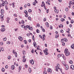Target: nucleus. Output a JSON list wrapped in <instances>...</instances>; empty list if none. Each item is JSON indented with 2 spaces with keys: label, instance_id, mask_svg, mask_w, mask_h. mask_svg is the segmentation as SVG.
Returning a JSON list of instances; mask_svg holds the SVG:
<instances>
[{
  "label": "nucleus",
  "instance_id": "cd10ccee",
  "mask_svg": "<svg viewBox=\"0 0 74 74\" xmlns=\"http://www.w3.org/2000/svg\"><path fill=\"white\" fill-rule=\"evenodd\" d=\"M23 55H25V53H26L25 52V50L23 51Z\"/></svg>",
  "mask_w": 74,
  "mask_h": 74
},
{
  "label": "nucleus",
  "instance_id": "5fc2aeb1",
  "mask_svg": "<svg viewBox=\"0 0 74 74\" xmlns=\"http://www.w3.org/2000/svg\"><path fill=\"white\" fill-rule=\"evenodd\" d=\"M71 23H74V21L73 20H71Z\"/></svg>",
  "mask_w": 74,
  "mask_h": 74
},
{
  "label": "nucleus",
  "instance_id": "b1692460",
  "mask_svg": "<svg viewBox=\"0 0 74 74\" xmlns=\"http://www.w3.org/2000/svg\"><path fill=\"white\" fill-rule=\"evenodd\" d=\"M61 21H62V22H63V21H65V19H64V18H62L61 19Z\"/></svg>",
  "mask_w": 74,
  "mask_h": 74
},
{
  "label": "nucleus",
  "instance_id": "69168bd1",
  "mask_svg": "<svg viewBox=\"0 0 74 74\" xmlns=\"http://www.w3.org/2000/svg\"><path fill=\"white\" fill-rule=\"evenodd\" d=\"M5 69H7V68H8V66L7 65H6L5 66Z\"/></svg>",
  "mask_w": 74,
  "mask_h": 74
},
{
  "label": "nucleus",
  "instance_id": "9d476101",
  "mask_svg": "<svg viewBox=\"0 0 74 74\" xmlns=\"http://www.w3.org/2000/svg\"><path fill=\"white\" fill-rule=\"evenodd\" d=\"M71 67L72 69V70L74 69V66L73 65H71Z\"/></svg>",
  "mask_w": 74,
  "mask_h": 74
},
{
  "label": "nucleus",
  "instance_id": "338daca9",
  "mask_svg": "<svg viewBox=\"0 0 74 74\" xmlns=\"http://www.w3.org/2000/svg\"><path fill=\"white\" fill-rule=\"evenodd\" d=\"M25 17H27L28 16V15H27V14H26L25 15Z\"/></svg>",
  "mask_w": 74,
  "mask_h": 74
},
{
  "label": "nucleus",
  "instance_id": "4be33fe9",
  "mask_svg": "<svg viewBox=\"0 0 74 74\" xmlns=\"http://www.w3.org/2000/svg\"><path fill=\"white\" fill-rule=\"evenodd\" d=\"M29 73H31L32 71V70L31 69V68H29Z\"/></svg>",
  "mask_w": 74,
  "mask_h": 74
},
{
  "label": "nucleus",
  "instance_id": "a19ab883",
  "mask_svg": "<svg viewBox=\"0 0 74 74\" xmlns=\"http://www.w3.org/2000/svg\"><path fill=\"white\" fill-rule=\"evenodd\" d=\"M58 35L56 34V38H58Z\"/></svg>",
  "mask_w": 74,
  "mask_h": 74
},
{
  "label": "nucleus",
  "instance_id": "3c124183",
  "mask_svg": "<svg viewBox=\"0 0 74 74\" xmlns=\"http://www.w3.org/2000/svg\"><path fill=\"white\" fill-rule=\"evenodd\" d=\"M1 49L2 51H4V48H1Z\"/></svg>",
  "mask_w": 74,
  "mask_h": 74
},
{
  "label": "nucleus",
  "instance_id": "412c9836",
  "mask_svg": "<svg viewBox=\"0 0 74 74\" xmlns=\"http://www.w3.org/2000/svg\"><path fill=\"white\" fill-rule=\"evenodd\" d=\"M62 64H63V65L64 66H65V65H66V64H65V62H64V61H62Z\"/></svg>",
  "mask_w": 74,
  "mask_h": 74
},
{
  "label": "nucleus",
  "instance_id": "603ef678",
  "mask_svg": "<svg viewBox=\"0 0 74 74\" xmlns=\"http://www.w3.org/2000/svg\"><path fill=\"white\" fill-rule=\"evenodd\" d=\"M60 32H61V33H63L64 31L63 30L61 29L60 30Z\"/></svg>",
  "mask_w": 74,
  "mask_h": 74
},
{
  "label": "nucleus",
  "instance_id": "c9c22d12",
  "mask_svg": "<svg viewBox=\"0 0 74 74\" xmlns=\"http://www.w3.org/2000/svg\"><path fill=\"white\" fill-rule=\"evenodd\" d=\"M39 32H40V31H39V30L37 29L36 30V32L37 33H39Z\"/></svg>",
  "mask_w": 74,
  "mask_h": 74
},
{
  "label": "nucleus",
  "instance_id": "f257e3e1",
  "mask_svg": "<svg viewBox=\"0 0 74 74\" xmlns=\"http://www.w3.org/2000/svg\"><path fill=\"white\" fill-rule=\"evenodd\" d=\"M64 53H65L66 56H69L70 55L69 52V50L67 49H66L64 50Z\"/></svg>",
  "mask_w": 74,
  "mask_h": 74
},
{
  "label": "nucleus",
  "instance_id": "1a4fd4ad",
  "mask_svg": "<svg viewBox=\"0 0 74 74\" xmlns=\"http://www.w3.org/2000/svg\"><path fill=\"white\" fill-rule=\"evenodd\" d=\"M47 27H49V24L48 23L46 22L45 23Z\"/></svg>",
  "mask_w": 74,
  "mask_h": 74
},
{
  "label": "nucleus",
  "instance_id": "c756f323",
  "mask_svg": "<svg viewBox=\"0 0 74 74\" xmlns=\"http://www.w3.org/2000/svg\"><path fill=\"white\" fill-rule=\"evenodd\" d=\"M1 6H4V3H2L1 4Z\"/></svg>",
  "mask_w": 74,
  "mask_h": 74
},
{
  "label": "nucleus",
  "instance_id": "864d4df0",
  "mask_svg": "<svg viewBox=\"0 0 74 74\" xmlns=\"http://www.w3.org/2000/svg\"><path fill=\"white\" fill-rule=\"evenodd\" d=\"M70 4H72V5H73V2H72V1H70Z\"/></svg>",
  "mask_w": 74,
  "mask_h": 74
},
{
  "label": "nucleus",
  "instance_id": "0e129e2a",
  "mask_svg": "<svg viewBox=\"0 0 74 74\" xmlns=\"http://www.w3.org/2000/svg\"><path fill=\"white\" fill-rule=\"evenodd\" d=\"M33 5H36V3H35V2H34L33 3Z\"/></svg>",
  "mask_w": 74,
  "mask_h": 74
},
{
  "label": "nucleus",
  "instance_id": "0eeeda50",
  "mask_svg": "<svg viewBox=\"0 0 74 74\" xmlns=\"http://www.w3.org/2000/svg\"><path fill=\"white\" fill-rule=\"evenodd\" d=\"M54 11L56 13L58 14L59 13V10L58 9H55L54 10Z\"/></svg>",
  "mask_w": 74,
  "mask_h": 74
},
{
  "label": "nucleus",
  "instance_id": "ddd939ff",
  "mask_svg": "<svg viewBox=\"0 0 74 74\" xmlns=\"http://www.w3.org/2000/svg\"><path fill=\"white\" fill-rule=\"evenodd\" d=\"M59 27H60H60H63V25L62 24H61L60 25H59Z\"/></svg>",
  "mask_w": 74,
  "mask_h": 74
},
{
  "label": "nucleus",
  "instance_id": "a18cd8bd",
  "mask_svg": "<svg viewBox=\"0 0 74 74\" xmlns=\"http://www.w3.org/2000/svg\"><path fill=\"white\" fill-rule=\"evenodd\" d=\"M58 58H60L61 56L60 55V54H59L58 55Z\"/></svg>",
  "mask_w": 74,
  "mask_h": 74
},
{
  "label": "nucleus",
  "instance_id": "c03bdc74",
  "mask_svg": "<svg viewBox=\"0 0 74 74\" xmlns=\"http://www.w3.org/2000/svg\"><path fill=\"white\" fill-rule=\"evenodd\" d=\"M62 58L63 59H64V60H66V57H65V56H64V57H63Z\"/></svg>",
  "mask_w": 74,
  "mask_h": 74
},
{
  "label": "nucleus",
  "instance_id": "dca6fc26",
  "mask_svg": "<svg viewBox=\"0 0 74 74\" xmlns=\"http://www.w3.org/2000/svg\"><path fill=\"white\" fill-rule=\"evenodd\" d=\"M23 62H24L25 63L26 62V59H25V58L23 59Z\"/></svg>",
  "mask_w": 74,
  "mask_h": 74
},
{
  "label": "nucleus",
  "instance_id": "de8ad7c7",
  "mask_svg": "<svg viewBox=\"0 0 74 74\" xmlns=\"http://www.w3.org/2000/svg\"><path fill=\"white\" fill-rule=\"evenodd\" d=\"M24 42L25 44H26L27 43V41H26V40H25L24 41Z\"/></svg>",
  "mask_w": 74,
  "mask_h": 74
},
{
  "label": "nucleus",
  "instance_id": "20e7f679",
  "mask_svg": "<svg viewBox=\"0 0 74 74\" xmlns=\"http://www.w3.org/2000/svg\"><path fill=\"white\" fill-rule=\"evenodd\" d=\"M18 39L21 41L23 40V38L21 36H19L18 37Z\"/></svg>",
  "mask_w": 74,
  "mask_h": 74
},
{
  "label": "nucleus",
  "instance_id": "e433bc0d",
  "mask_svg": "<svg viewBox=\"0 0 74 74\" xmlns=\"http://www.w3.org/2000/svg\"><path fill=\"white\" fill-rule=\"evenodd\" d=\"M46 3H47V4H49V5H50V4L49 3V2H48V1H47L46 2Z\"/></svg>",
  "mask_w": 74,
  "mask_h": 74
},
{
  "label": "nucleus",
  "instance_id": "aec40b11",
  "mask_svg": "<svg viewBox=\"0 0 74 74\" xmlns=\"http://www.w3.org/2000/svg\"><path fill=\"white\" fill-rule=\"evenodd\" d=\"M64 40L65 42H67V39L66 38H64Z\"/></svg>",
  "mask_w": 74,
  "mask_h": 74
},
{
  "label": "nucleus",
  "instance_id": "473e14b6",
  "mask_svg": "<svg viewBox=\"0 0 74 74\" xmlns=\"http://www.w3.org/2000/svg\"><path fill=\"white\" fill-rule=\"evenodd\" d=\"M18 70L19 71H20V70H21V66H19Z\"/></svg>",
  "mask_w": 74,
  "mask_h": 74
},
{
  "label": "nucleus",
  "instance_id": "6e6d98bb",
  "mask_svg": "<svg viewBox=\"0 0 74 74\" xmlns=\"http://www.w3.org/2000/svg\"><path fill=\"white\" fill-rule=\"evenodd\" d=\"M20 10H23V8H22V7H21L20 8Z\"/></svg>",
  "mask_w": 74,
  "mask_h": 74
},
{
  "label": "nucleus",
  "instance_id": "393cba45",
  "mask_svg": "<svg viewBox=\"0 0 74 74\" xmlns=\"http://www.w3.org/2000/svg\"><path fill=\"white\" fill-rule=\"evenodd\" d=\"M34 35H33L32 36V39L33 40V41H35V40H34Z\"/></svg>",
  "mask_w": 74,
  "mask_h": 74
},
{
  "label": "nucleus",
  "instance_id": "72a5a7b5",
  "mask_svg": "<svg viewBox=\"0 0 74 74\" xmlns=\"http://www.w3.org/2000/svg\"><path fill=\"white\" fill-rule=\"evenodd\" d=\"M43 74H47V71H44L43 72Z\"/></svg>",
  "mask_w": 74,
  "mask_h": 74
},
{
  "label": "nucleus",
  "instance_id": "5701e85b",
  "mask_svg": "<svg viewBox=\"0 0 74 74\" xmlns=\"http://www.w3.org/2000/svg\"><path fill=\"white\" fill-rule=\"evenodd\" d=\"M5 8L6 10H7L8 9V8L7 7V5H5Z\"/></svg>",
  "mask_w": 74,
  "mask_h": 74
},
{
  "label": "nucleus",
  "instance_id": "7ed1b4c3",
  "mask_svg": "<svg viewBox=\"0 0 74 74\" xmlns=\"http://www.w3.org/2000/svg\"><path fill=\"white\" fill-rule=\"evenodd\" d=\"M47 71L48 73H52V70L51 69V68H48L47 70Z\"/></svg>",
  "mask_w": 74,
  "mask_h": 74
},
{
  "label": "nucleus",
  "instance_id": "423d86ee",
  "mask_svg": "<svg viewBox=\"0 0 74 74\" xmlns=\"http://www.w3.org/2000/svg\"><path fill=\"white\" fill-rule=\"evenodd\" d=\"M33 45L35 48L37 47V44H36V42H33Z\"/></svg>",
  "mask_w": 74,
  "mask_h": 74
},
{
  "label": "nucleus",
  "instance_id": "a878e982",
  "mask_svg": "<svg viewBox=\"0 0 74 74\" xmlns=\"http://www.w3.org/2000/svg\"><path fill=\"white\" fill-rule=\"evenodd\" d=\"M24 13H25L26 14H28V13H27V12L26 10H25L24 11Z\"/></svg>",
  "mask_w": 74,
  "mask_h": 74
},
{
  "label": "nucleus",
  "instance_id": "13d9d810",
  "mask_svg": "<svg viewBox=\"0 0 74 74\" xmlns=\"http://www.w3.org/2000/svg\"><path fill=\"white\" fill-rule=\"evenodd\" d=\"M7 20L8 21H10V19L9 17H8L7 18Z\"/></svg>",
  "mask_w": 74,
  "mask_h": 74
},
{
  "label": "nucleus",
  "instance_id": "e2e57ef3",
  "mask_svg": "<svg viewBox=\"0 0 74 74\" xmlns=\"http://www.w3.org/2000/svg\"><path fill=\"white\" fill-rule=\"evenodd\" d=\"M7 44H10V42H7Z\"/></svg>",
  "mask_w": 74,
  "mask_h": 74
},
{
  "label": "nucleus",
  "instance_id": "774afa93",
  "mask_svg": "<svg viewBox=\"0 0 74 74\" xmlns=\"http://www.w3.org/2000/svg\"><path fill=\"white\" fill-rule=\"evenodd\" d=\"M42 37H43V38H44V37H45V35L44 34H43L42 36Z\"/></svg>",
  "mask_w": 74,
  "mask_h": 74
},
{
  "label": "nucleus",
  "instance_id": "9b49d317",
  "mask_svg": "<svg viewBox=\"0 0 74 74\" xmlns=\"http://www.w3.org/2000/svg\"><path fill=\"white\" fill-rule=\"evenodd\" d=\"M14 69H15V66L14 65H12V70H14Z\"/></svg>",
  "mask_w": 74,
  "mask_h": 74
},
{
  "label": "nucleus",
  "instance_id": "6ab92c4d",
  "mask_svg": "<svg viewBox=\"0 0 74 74\" xmlns=\"http://www.w3.org/2000/svg\"><path fill=\"white\" fill-rule=\"evenodd\" d=\"M1 18L3 19V17H4V15L3 14H1Z\"/></svg>",
  "mask_w": 74,
  "mask_h": 74
},
{
  "label": "nucleus",
  "instance_id": "f8f14e48",
  "mask_svg": "<svg viewBox=\"0 0 74 74\" xmlns=\"http://www.w3.org/2000/svg\"><path fill=\"white\" fill-rule=\"evenodd\" d=\"M1 32H4V31H5V28H1Z\"/></svg>",
  "mask_w": 74,
  "mask_h": 74
},
{
  "label": "nucleus",
  "instance_id": "c85d7f7f",
  "mask_svg": "<svg viewBox=\"0 0 74 74\" xmlns=\"http://www.w3.org/2000/svg\"><path fill=\"white\" fill-rule=\"evenodd\" d=\"M24 29H25V30H26L27 29V28L26 26H24Z\"/></svg>",
  "mask_w": 74,
  "mask_h": 74
},
{
  "label": "nucleus",
  "instance_id": "052dcab7",
  "mask_svg": "<svg viewBox=\"0 0 74 74\" xmlns=\"http://www.w3.org/2000/svg\"><path fill=\"white\" fill-rule=\"evenodd\" d=\"M33 29V27H31L30 28V29H29V30H32Z\"/></svg>",
  "mask_w": 74,
  "mask_h": 74
},
{
  "label": "nucleus",
  "instance_id": "09e8293b",
  "mask_svg": "<svg viewBox=\"0 0 74 74\" xmlns=\"http://www.w3.org/2000/svg\"><path fill=\"white\" fill-rule=\"evenodd\" d=\"M27 5V6H29V7L30 6V4L29 3H28Z\"/></svg>",
  "mask_w": 74,
  "mask_h": 74
},
{
  "label": "nucleus",
  "instance_id": "bb28decb",
  "mask_svg": "<svg viewBox=\"0 0 74 74\" xmlns=\"http://www.w3.org/2000/svg\"><path fill=\"white\" fill-rule=\"evenodd\" d=\"M8 59L9 60L11 59V56H8Z\"/></svg>",
  "mask_w": 74,
  "mask_h": 74
},
{
  "label": "nucleus",
  "instance_id": "bf43d9fd",
  "mask_svg": "<svg viewBox=\"0 0 74 74\" xmlns=\"http://www.w3.org/2000/svg\"><path fill=\"white\" fill-rule=\"evenodd\" d=\"M50 29H53L52 26H51L50 27Z\"/></svg>",
  "mask_w": 74,
  "mask_h": 74
},
{
  "label": "nucleus",
  "instance_id": "f704fd0d",
  "mask_svg": "<svg viewBox=\"0 0 74 74\" xmlns=\"http://www.w3.org/2000/svg\"><path fill=\"white\" fill-rule=\"evenodd\" d=\"M69 63H71V64H72V63H73V61H71V60H70L69 61Z\"/></svg>",
  "mask_w": 74,
  "mask_h": 74
},
{
  "label": "nucleus",
  "instance_id": "7c9ffc66",
  "mask_svg": "<svg viewBox=\"0 0 74 74\" xmlns=\"http://www.w3.org/2000/svg\"><path fill=\"white\" fill-rule=\"evenodd\" d=\"M32 11V10L31 9H29L28 10V12H31Z\"/></svg>",
  "mask_w": 74,
  "mask_h": 74
},
{
  "label": "nucleus",
  "instance_id": "49530a36",
  "mask_svg": "<svg viewBox=\"0 0 74 74\" xmlns=\"http://www.w3.org/2000/svg\"><path fill=\"white\" fill-rule=\"evenodd\" d=\"M28 18L29 20H30L31 19V17L30 16H29L28 17Z\"/></svg>",
  "mask_w": 74,
  "mask_h": 74
},
{
  "label": "nucleus",
  "instance_id": "79ce46f5",
  "mask_svg": "<svg viewBox=\"0 0 74 74\" xmlns=\"http://www.w3.org/2000/svg\"><path fill=\"white\" fill-rule=\"evenodd\" d=\"M37 27H40V24H39L38 23H37Z\"/></svg>",
  "mask_w": 74,
  "mask_h": 74
},
{
  "label": "nucleus",
  "instance_id": "4468645a",
  "mask_svg": "<svg viewBox=\"0 0 74 74\" xmlns=\"http://www.w3.org/2000/svg\"><path fill=\"white\" fill-rule=\"evenodd\" d=\"M1 12L2 14H3L4 12V10H3V9H1Z\"/></svg>",
  "mask_w": 74,
  "mask_h": 74
},
{
  "label": "nucleus",
  "instance_id": "8fccbe9b",
  "mask_svg": "<svg viewBox=\"0 0 74 74\" xmlns=\"http://www.w3.org/2000/svg\"><path fill=\"white\" fill-rule=\"evenodd\" d=\"M65 11H68V8H66L65 9Z\"/></svg>",
  "mask_w": 74,
  "mask_h": 74
},
{
  "label": "nucleus",
  "instance_id": "39448f33",
  "mask_svg": "<svg viewBox=\"0 0 74 74\" xmlns=\"http://www.w3.org/2000/svg\"><path fill=\"white\" fill-rule=\"evenodd\" d=\"M30 62L32 64H34V61L32 59L31 60H30Z\"/></svg>",
  "mask_w": 74,
  "mask_h": 74
},
{
  "label": "nucleus",
  "instance_id": "2f4dec72",
  "mask_svg": "<svg viewBox=\"0 0 74 74\" xmlns=\"http://www.w3.org/2000/svg\"><path fill=\"white\" fill-rule=\"evenodd\" d=\"M3 40L4 41H5L7 40V38H3Z\"/></svg>",
  "mask_w": 74,
  "mask_h": 74
},
{
  "label": "nucleus",
  "instance_id": "4c0bfd02",
  "mask_svg": "<svg viewBox=\"0 0 74 74\" xmlns=\"http://www.w3.org/2000/svg\"><path fill=\"white\" fill-rule=\"evenodd\" d=\"M22 24H24L25 23V22H24V21L23 20H22L21 22Z\"/></svg>",
  "mask_w": 74,
  "mask_h": 74
},
{
  "label": "nucleus",
  "instance_id": "f03ea898",
  "mask_svg": "<svg viewBox=\"0 0 74 74\" xmlns=\"http://www.w3.org/2000/svg\"><path fill=\"white\" fill-rule=\"evenodd\" d=\"M43 52L46 55H47L48 54V49H46L45 50H44Z\"/></svg>",
  "mask_w": 74,
  "mask_h": 74
},
{
  "label": "nucleus",
  "instance_id": "58836bf2",
  "mask_svg": "<svg viewBox=\"0 0 74 74\" xmlns=\"http://www.w3.org/2000/svg\"><path fill=\"white\" fill-rule=\"evenodd\" d=\"M4 3L5 4H8V2L7 1H4Z\"/></svg>",
  "mask_w": 74,
  "mask_h": 74
},
{
  "label": "nucleus",
  "instance_id": "37998d69",
  "mask_svg": "<svg viewBox=\"0 0 74 74\" xmlns=\"http://www.w3.org/2000/svg\"><path fill=\"white\" fill-rule=\"evenodd\" d=\"M0 44L1 45H3V42H1L0 43Z\"/></svg>",
  "mask_w": 74,
  "mask_h": 74
},
{
  "label": "nucleus",
  "instance_id": "ea45409f",
  "mask_svg": "<svg viewBox=\"0 0 74 74\" xmlns=\"http://www.w3.org/2000/svg\"><path fill=\"white\" fill-rule=\"evenodd\" d=\"M31 53H34V50H33V49H32V51H31Z\"/></svg>",
  "mask_w": 74,
  "mask_h": 74
},
{
  "label": "nucleus",
  "instance_id": "4d7b16f0",
  "mask_svg": "<svg viewBox=\"0 0 74 74\" xmlns=\"http://www.w3.org/2000/svg\"><path fill=\"white\" fill-rule=\"evenodd\" d=\"M42 31L43 32H45V29H42Z\"/></svg>",
  "mask_w": 74,
  "mask_h": 74
},
{
  "label": "nucleus",
  "instance_id": "2eb2a0df",
  "mask_svg": "<svg viewBox=\"0 0 74 74\" xmlns=\"http://www.w3.org/2000/svg\"><path fill=\"white\" fill-rule=\"evenodd\" d=\"M74 44H73L71 46V47L72 49H74Z\"/></svg>",
  "mask_w": 74,
  "mask_h": 74
},
{
  "label": "nucleus",
  "instance_id": "a211bd4d",
  "mask_svg": "<svg viewBox=\"0 0 74 74\" xmlns=\"http://www.w3.org/2000/svg\"><path fill=\"white\" fill-rule=\"evenodd\" d=\"M1 71L2 72H4L5 71V69H4V68H2Z\"/></svg>",
  "mask_w": 74,
  "mask_h": 74
},
{
  "label": "nucleus",
  "instance_id": "6e6552de",
  "mask_svg": "<svg viewBox=\"0 0 74 74\" xmlns=\"http://www.w3.org/2000/svg\"><path fill=\"white\" fill-rule=\"evenodd\" d=\"M65 66L66 67V70H67V69H69V66L68 65L66 64L65 65Z\"/></svg>",
  "mask_w": 74,
  "mask_h": 74
},
{
  "label": "nucleus",
  "instance_id": "680f3d73",
  "mask_svg": "<svg viewBox=\"0 0 74 74\" xmlns=\"http://www.w3.org/2000/svg\"><path fill=\"white\" fill-rule=\"evenodd\" d=\"M15 55L16 57H17V53H16V52H15Z\"/></svg>",
  "mask_w": 74,
  "mask_h": 74
},
{
  "label": "nucleus",
  "instance_id": "f3484780",
  "mask_svg": "<svg viewBox=\"0 0 74 74\" xmlns=\"http://www.w3.org/2000/svg\"><path fill=\"white\" fill-rule=\"evenodd\" d=\"M56 71H58V67L56 66Z\"/></svg>",
  "mask_w": 74,
  "mask_h": 74
}]
</instances>
